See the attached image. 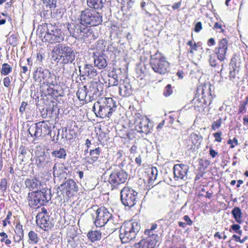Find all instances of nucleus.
Masks as SVG:
<instances>
[{
	"label": "nucleus",
	"mask_w": 248,
	"mask_h": 248,
	"mask_svg": "<svg viewBox=\"0 0 248 248\" xmlns=\"http://www.w3.org/2000/svg\"><path fill=\"white\" fill-rule=\"evenodd\" d=\"M116 102L112 98L102 97L94 104L93 110L98 117H109L116 110Z\"/></svg>",
	"instance_id": "obj_1"
},
{
	"label": "nucleus",
	"mask_w": 248,
	"mask_h": 248,
	"mask_svg": "<svg viewBox=\"0 0 248 248\" xmlns=\"http://www.w3.org/2000/svg\"><path fill=\"white\" fill-rule=\"evenodd\" d=\"M50 199L49 190L44 188L29 192L27 197L29 206L32 208H37Z\"/></svg>",
	"instance_id": "obj_2"
},
{
	"label": "nucleus",
	"mask_w": 248,
	"mask_h": 248,
	"mask_svg": "<svg viewBox=\"0 0 248 248\" xmlns=\"http://www.w3.org/2000/svg\"><path fill=\"white\" fill-rule=\"evenodd\" d=\"M140 229V225L137 221H129L123 224L120 230V238L123 243H127L136 238Z\"/></svg>",
	"instance_id": "obj_3"
},
{
	"label": "nucleus",
	"mask_w": 248,
	"mask_h": 248,
	"mask_svg": "<svg viewBox=\"0 0 248 248\" xmlns=\"http://www.w3.org/2000/svg\"><path fill=\"white\" fill-rule=\"evenodd\" d=\"M52 52L56 53L58 55L54 60L58 59L59 57V59H62V62L64 64L72 63L75 59V52L73 48L65 45H56Z\"/></svg>",
	"instance_id": "obj_4"
},
{
	"label": "nucleus",
	"mask_w": 248,
	"mask_h": 248,
	"mask_svg": "<svg viewBox=\"0 0 248 248\" xmlns=\"http://www.w3.org/2000/svg\"><path fill=\"white\" fill-rule=\"evenodd\" d=\"M80 24L84 25H90L96 26L102 22V16L99 13L86 9L82 11L80 16Z\"/></svg>",
	"instance_id": "obj_5"
},
{
	"label": "nucleus",
	"mask_w": 248,
	"mask_h": 248,
	"mask_svg": "<svg viewBox=\"0 0 248 248\" xmlns=\"http://www.w3.org/2000/svg\"><path fill=\"white\" fill-rule=\"evenodd\" d=\"M150 64L155 72L161 75L166 73L169 67V63L160 53H158L151 56Z\"/></svg>",
	"instance_id": "obj_6"
},
{
	"label": "nucleus",
	"mask_w": 248,
	"mask_h": 248,
	"mask_svg": "<svg viewBox=\"0 0 248 248\" xmlns=\"http://www.w3.org/2000/svg\"><path fill=\"white\" fill-rule=\"evenodd\" d=\"M137 195L138 192L133 189L124 187L121 191V200L122 203L129 208L134 206L138 202Z\"/></svg>",
	"instance_id": "obj_7"
},
{
	"label": "nucleus",
	"mask_w": 248,
	"mask_h": 248,
	"mask_svg": "<svg viewBox=\"0 0 248 248\" xmlns=\"http://www.w3.org/2000/svg\"><path fill=\"white\" fill-rule=\"evenodd\" d=\"M112 216V214L104 207L98 208L92 215L93 219L95 217L94 223L97 227L104 226Z\"/></svg>",
	"instance_id": "obj_8"
},
{
	"label": "nucleus",
	"mask_w": 248,
	"mask_h": 248,
	"mask_svg": "<svg viewBox=\"0 0 248 248\" xmlns=\"http://www.w3.org/2000/svg\"><path fill=\"white\" fill-rule=\"evenodd\" d=\"M127 176L128 174L126 171L120 168L116 169L109 175L108 181L115 187L125 183Z\"/></svg>",
	"instance_id": "obj_9"
},
{
	"label": "nucleus",
	"mask_w": 248,
	"mask_h": 248,
	"mask_svg": "<svg viewBox=\"0 0 248 248\" xmlns=\"http://www.w3.org/2000/svg\"><path fill=\"white\" fill-rule=\"evenodd\" d=\"M35 161L38 168L46 170H48L53 165L50 155L45 152H41L40 155H36Z\"/></svg>",
	"instance_id": "obj_10"
},
{
	"label": "nucleus",
	"mask_w": 248,
	"mask_h": 248,
	"mask_svg": "<svg viewBox=\"0 0 248 248\" xmlns=\"http://www.w3.org/2000/svg\"><path fill=\"white\" fill-rule=\"evenodd\" d=\"M59 189L65 192L68 197H71L78 191V186L74 180L69 179L62 183L59 186Z\"/></svg>",
	"instance_id": "obj_11"
},
{
	"label": "nucleus",
	"mask_w": 248,
	"mask_h": 248,
	"mask_svg": "<svg viewBox=\"0 0 248 248\" xmlns=\"http://www.w3.org/2000/svg\"><path fill=\"white\" fill-rule=\"evenodd\" d=\"M151 125L149 119L147 117L139 118L135 122V129L138 132L147 134L150 132Z\"/></svg>",
	"instance_id": "obj_12"
},
{
	"label": "nucleus",
	"mask_w": 248,
	"mask_h": 248,
	"mask_svg": "<svg viewBox=\"0 0 248 248\" xmlns=\"http://www.w3.org/2000/svg\"><path fill=\"white\" fill-rule=\"evenodd\" d=\"M228 41L226 38L219 40L217 46L215 49V52L217 59L223 61L226 59V55L228 50Z\"/></svg>",
	"instance_id": "obj_13"
},
{
	"label": "nucleus",
	"mask_w": 248,
	"mask_h": 248,
	"mask_svg": "<svg viewBox=\"0 0 248 248\" xmlns=\"http://www.w3.org/2000/svg\"><path fill=\"white\" fill-rule=\"evenodd\" d=\"M50 76L51 73L48 69L37 67L33 73V78L37 82L45 83Z\"/></svg>",
	"instance_id": "obj_14"
},
{
	"label": "nucleus",
	"mask_w": 248,
	"mask_h": 248,
	"mask_svg": "<svg viewBox=\"0 0 248 248\" xmlns=\"http://www.w3.org/2000/svg\"><path fill=\"white\" fill-rule=\"evenodd\" d=\"M99 84L96 82H93L89 84L88 87H87V93L88 98L87 101L90 102L95 100L101 94L102 91H100L99 88Z\"/></svg>",
	"instance_id": "obj_15"
},
{
	"label": "nucleus",
	"mask_w": 248,
	"mask_h": 248,
	"mask_svg": "<svg viewBox=\"0 0 248 248\" xmlns=\"http://www.w3.org/2000/svg\"><path fill=\"white\" fill-rule=\"evenodd\" d=\"M92 64H85L83 67L79 66L81 77L86 76L89 78H94L97 75V71Z\"/></svg>",
	"instance_id": "obj_16"
},
{
	"label": "nucleus",
	"mask_w": 248,
	"mask_h": 248,
	"mask_svg": "<svg viewBox=\"0 0 248 248\" xmlns=\"http://www.w3.org/2000/svg\"><path fill=\"white\" fill-rule=\"evenodd\" d=\"M36 218L37 225L44 231H48L53 226L49 216L45 217L41 214H37Z\"/></svg>",
	"instance_id": "obj_17"
},
{
	"label": "nucleus",
	"mask_w": 248,
	"mask_h": 248,
	"mask_svg": "<svg viewBox=\"0 0 248 248\" xmlns=\"http://www.w3.org/2000/svg\"><path fill=\"white\" fill-rule=\"evenodd\" d=\"M174 177L177 179H186L187 178V172L188 168L184 164H176L173 167Z\"/></svg>",
	"instance_id": "obj_18"
},
{
	"label": "nucleus",
	"mask_w": 248,
	"mask_h": 248,
	"mask_svg": "<svg viewBox=\"0 0 248 248\" xmlns=\"http://www.w3.org/2000/svg\"><path fill=\"white\" fill-rule=\"evenodd\" d=\"M34 124L36 129V138H39L42 135H48L51 132L47 124L45 121L39 122Z\"/></svg>",
	"instance_id": "obj_19"
},
{
	"label": "nucleus",
	"mask_w": 248,
	"mask_h": 248,
	"mask_svg": "<svg viewBox=\"0 0 248 248\" xmlns=\"http://www.w3.org/2000/svg\"><path fill=\"white\" fill-rule=\"evenodd\" d=\"M69 166L68 164L61 163H55L53 167V174L54 177H60L62 175L64 176L69 172Z\"/></svg>",
	"instance_id": "obj_20"
},
{
	"label": "nucleus",
	"mask_w": 248,
	"mask_h": 248,
	"mask_svg": "<svg viewBox=\"0 0 248 248\" xmlns=\"http://www.w3.org/2000/svg\"><path fill=\"white\" fill-rule=\"evenodd\" d=\"M93 57L95 66L100 69L105 68L107 66L108 62L106 59V57L103 54H101L98 52H95L93 53Z\"/></svg>",
	"instance_id": "obj_21"
},
{
	"label": "nucleus",
	"mask_w": 248,
	"mask_h": 248,
	"mask_svg": "<svg viewBox=\"0 0 248 248\" xmlns=\"http://www.w3.org/2000/svg\"><path fill=\"white\" fill-rule=\"evenodd\" d=\"M132 93V87L129 79H126L124 80L122 83H120L119 93L122 96H129Z\"/></svg>",
	"instance_id": "obj_22"
},
{
	"label": "nucleus",
	"mask_w": 248,
	"mask_h": 248,
	"mask_svg": "<svg viewBox=\"0 0 248 248\" xmlns=\"http://www.w3.org/2000/svg\"><path fill=\"white\" fill-rule=\"evenodd\" d=\"M64 37L60 30H56L52 34H48L46 37L44 42H47L50 44L60 43L62 41Z\"/></svg>",
	"instance_id": "obj_23"
},
{
	"label": "nucleus",
	"mask_w": 248,
	"mask_h": 248,
	"mask_svg": "<svg viewBox=\"0 0 248 248\" xmlns=\"http://www.w3.org/2000/svg\"><path fill=\"white\" fill-rule=\"evenodd\" d=\"M25 186L30 191H37L42 190V185L40 181L36 178L27 179L25 182Z\"/></svg>",
	"instance_id": "obj_24"
},
{
	"label": "nucleus",
	"mask_w": 248,
	"mask_h": 248,
	"mask_svg": "<svg viewBox=\"0 0 248 248\" xmlns=\"http://www.w3.org/2000/svg\"><path fill=\"white\" fill-rule=\"evenodd\" d=\"M83 25L80 24H76L70 25L68 28V31L70 33L71 36L75 37L76 39H80L81 37V31L83 28Z\"/></svg>",
	"instance_id": "obj_25"
},
{
	"label": "nucleus",
	"mask_w": 248,
	"mask_h": 248,
	"mask_svg": "<svg viewBox=\"0 0 248 248\" xmlns=\"http://www.w3.org/2000/svg\"><path fill=\"white\" fill-rule=\"evenodd\" d=\"M159 237L158 235H152V236H146L141 240L144 241V248H155L158 241Z\"/></svg>",
	"instance_id": "obj_26"
},
{
	"label": "nucleus",
	"mask_w": 248,
	"mask_h": 248,
	"mask_svg": "<svg viewBox=\"0 0 248 248\" xmlns=\"http://www.w3.org/2000/svg\"><path fill=\"white\" fill-rule=\"evenodd\" d=\"M51 155L55 160L57 159H65L67 155L65 150L61 147L53 149L51 153Z\"/></svg>",
	"instance_id": "obj_27"
},
{
	"label": "nucleus",
	"mask_w": 248,
	"mask_h": 248,
	"mask_svg": "<svg viewBox=\"0 0 248 248\" xmlns=\"http://www.w3.org/2000/svg\"><path fill=\"white\" fill-rule=\"evenodd\" d=\"M81 37L80 39L84 40H87V39H89L88 40H91L94 39L95 36L94 35L93 29L83 26V28L81 31Z\"/></svg>",
	"instance_id": "obj_28"
},
{
	"label": "nucleus",
	"mask_w": 248,
	"mask_h": 248,
	"mask_svg": "<svg viewBox=\"0 0 248 248\" xmlns=\"http://www.w3.org/2000/svg\"><path fill=\"white\" fill-rule=\"evenodd\" d=\"M108 76L109 78L108 79V85L109 86H114L118 85L122 81V79L119 78V76L114 70L110 72Z\"/></svg>",
	"instance_id": "obj_29"
},
{
	"label": "nucleus",
	"mask_w": 248,
	"mask_h": 248,
	"mask_svg": "<svg viewBox=\"0 0 248 248\" xmlns=\"http://www.w3.org/2000/svg\"><path fill=\"white\" fill-rule=\"evenodd\" d=\"M106 0H87V2L89 7L94 9H101Z\"/></svg>",
	"instance_id": "obj_30"
},
{
	"label": "nucleus",
	"mask_w": 248,
	"mask_h": 248,
	"mask_svg": "<svg viewBox=\"0 0 248 248\" xmlns=\"http://www.w3.org/2000/svg\"><path fill=\"white\" fill-rule=\"evenodd\" d=\"M105 225L109 230V233H112L121 226L119 223L114 220L113 217L109 219Z\"/></svg>",
	"instance_id": "obj_31"
},
{
	"label": "nucleus",
	"mask_w": 248,
	"mask_h": 248,
	"mask_svg": "<svg viewBox=\"0 0 248 248\" xmlns=\"http://www.w3.org/2000/svg\"><path fill=\"white\" fill-rule=\"evenodd\" d=\"M77 96L79 100L83 101L85 100L86 102H88L87 100L88 98L87 86H84L82 87H80L77 92Z\"/></svg>",
	"instance_id": "obj_32"
},
{
	"label": "nucleus",
	"mask_w": 248,
	"mask_h": 248,
	"mask_svg": "<svg viewBox=\"0 0 248 248\" xmlns=\"http://www.w3.org/2000/svg\"><path fill=\"white\" fill-rule=\"evenodd\" d=\"M231 214L237 223L241 224L242 222V213L238 207H234L231 212Z\"/></svg>",
	"instance_id": "obj_33"
},
{
	"label": "nucleus",
	"mask_w": 248,
	"mask_h": 248,
	"mask_svg": "<svg viewBox=\"0 0 248 248\" xmlns=\"http://www.w3.org/2000/svg\"><path fill=\"white\" fill-rule=\"evenodd\" d=\"M101 232L99 231H92L89 232L87 236L92 242H94L100 240L101 238Z\"/></svg>",
	"instance_id": "obj_34"
},
{
	"label": "nucleus",
	"mask_w": 248,
	"mask_h": 248,
	"mask_svg": "<svg viewBox=\"0 0 248 248\" xmlns=\"http://www.w3.org/2000/svg\"><path fill=\"white\" fill-rule=\"evenodd\" d=\"M28 236L30 244H36L40 240L38 234L33 231L29 232Z\"/></svg>",
	"instance_id": "obj_35"
},
{
	"label": "nucleus",
	"mask_w": 248,
	"mask_h": 248,
	"mask_svg": "<svg viewBox=\"0 0 248 248\" xmlns=\"http://www.w3.org/2000/svg\"><path fill=\"white\" fill-rule=\"evenodd\" d=\"M47 24H44L42 25H40L37 30V33L39 35V37L42 38L43 41L44 42V36L45 33L47 31Z\"/></svg>",
	"instance_id": "obj_36"
},
{
	"label": "nucleus",
	"mask_w": 248,
	"mask_h": 248,
	"mask_svg": "<svg viewBox=\"0 0 248 248\" xmlns=\"http://www.w3.org/2000/svg\"><path fill=\"white\" fill-rule=\"evenodd\" d=\"M100 153V149L98 147L94 149L90 150V155L91 156V160L92 162H90V163H93L98 158V156Z\"/></svg>",
	"instance_id": "obj_37"
},
{
	"label": "nucleus",
	"mask_w": 248,
	"mask_h": 248,
	"mask_svg": "<svg viewBox=\"0 0 248 248\" xmlns=\"http://www.w3.org/2000/svg\"><path fill=\"white\" fill-rule=\"evenodd\" d=\"M12 70V66L7 63H4L2 64V67L0 70V73L2 75L6 76L11 73Z\"/></svg>",
	"instance_id": "obj_38"
},
{
	"label": "nucleus",
	"mask_w": 248,
	"mask_h": 248,
	"mask_svg": "<svg viewBox=\"0 0 248 248\" xmlns=\"http://www.w3.org/2000/svg\"><path fill=\"white\" fill-rule=\"evenodd\" d=\"M56 30H58L57 27L52 25L51 24H47V31L45 33L44 40L46 39V37L47 35L52 34Z\"/></svg>",
	"instance_id": "obj_39"
},
{
	"label": "nucleus",
	"mask_w": 248,
	"mask_h": 248,
	"mask_svg": "<svg viewBox=\"0 0 248 248\" xmlns=\"http://www.w3.org/2000/svg\"><path fill=\"white\" fill-rule=\"evenodd\" d=\"M157 224H153L152 225L150 229H146L144 231V234L145 235H147V236H152V235H158L156 233H155L153 232V231L156 229L157 228Z\"/></svg>",
	"instance_id": "obj_40"
},
{
	"label": "nucleus",
	"mask_w": 248,
	"mask_h": 248,
	"mask_svg": "<svg viewBox=\"0 0 248 248\" xmlns=\"http://www.w3.org/2000/svg\"><path fill=\"white\" fill-rule=\"evenodd\" d=\"M221 124L222 119L220 117L217 120L213 121L211 125L212 130H216L219 128L221 126Z\"/></svg>",
	"instance_id": "obj_41"
},
{
	"label": "nucleus",
	"mask_w": 248,
	"mask_h": 248,
	"mask_svg": "<svg viewBox=\"0 0 248 248\" xmlns=\"http://www.w3.org/2000/svg\"><path fill=\"white\" fill-rule=\"evenodd\" d=\"M191 138L192 140V142L195 144L198 141H201L202 139L201 135L196 133H192L191 134Z\"/></svg>",
	"instance_id": "obj_42"
},
{
	"label": "nucleus",
	"mask_w": 248,
	"mask_h": 248,
	"mask_svg": "<svg viewBox=\"0 0 248 248\" xmlns=\"http://www.w3.org/2000/svg\"><path fill=\"white\" fill-rule=\"evenodd\" d=\"M19 150L20 151V154L22 155L21 158V162H24L26 160L25 155L28 154V151L24 146H21L20 147Z\"/></svg>",
	"instance_id": "obj_43"
},
{
	"label": "nucleus",
	"mask_w": 248,
	"mask_h": 248,
	"mask_svg": "<svg viewBox=\"0 0 248 248\" xmlns=\"http://www.w3.org/2000/svg\"><path fill=\"white\" fill-rule=\"evenodd\" d=\"M172 93V90L171 89V86L170 84H168L165 87L163 94L164 96L167 97L170 95Z\"/></svg>",
	"instance_id": "obj_44"
},
{
	"label": "nucleus",
	"mask_w": 248,
	"mask_h": 248,
	"mask_svg": "<svg viewBox=\"0 0 248 248\" xmlns=\"http://www.w3.org/2000/svg\"><path fill=\"white\" fill-rule=\"evenodd\" d=\"M43 2L48 5L50 8L54 9L56 7V0H43Z\"/></svg>",
	"instance_id": "obj_45"
},
{
	"label": "nucleus",
	"mask_w": 248,
	"mask_h": 248,
	"mask_svg": "<svg viewBox=\"0 0 248 248\" xmlns=\"http://www.w3.org/2000/svg\"><path fill=\"white\" fill-rule=\"evenodd\" d=\"M15 233L16 234L21 235L24 234L23 230L22 229V225L20 223H17L15 228Z\"/></svg>",
	"instance_id": "obj_46"
},
{
	"label": "nucleus",
	"mask_w": 248,
	"mask_h": 248,
	"mask_svg": "<svg viewBox=\"0 0 248 248\" xmlns=\"http://www.w3.org/2000/svg\"><path fill=\"white\" fill-rule=\"evenodd\" d=\"M28 132L31 135V137L36 138V129H35L34 124H33L28 128Z\"/></svg>",
	"instance_id": "obj_47"
},
{
	"label": "nucleus",
	"mask_w": 248,
	"mask_h": 248,
	"mask_svg": "<svg viewBox=\"0 0 248 248\" xmlns=\"http://www.w3.org/2000/svg\"><path fill=\"white\" fill-rule=\"evenodd\" d=\"M150 179L152 180H155L157 176V170L156 168L152 167L151 168Z\"/></svg>",
	"instance_id": "obj_48"
},
{
	"label": "nucleus",
	"mask_w": 248,
	"mask_h": 248,
	"mask_svg": "<svg viewBox=\"0 0 248 248\" xmlns=\"http://www.w3.org/2000/svg\"><path fill=\"white\" fill-rule=\"evenodd\" d=\"M12 79V77H6L3 78V85L6 87H9L10 85V83L11 82V80Z\"/></svg>",
	"instance_id": "obj_49"
},
{
	"label": "nucleus",
	"mask_w": 248,
	"mask_h": 248,
	"mask_svg": "<svg viewBox=\"0 0 248 248\" xmlns=\"http://www.w3.org/2000/svg\"><path fill=\"white\" fill-rule=\"evenodd\" d=\"M12 215V212L11 211H9L8 214L6 216V217L5 219H4L3 222V226L5 227L7 225V223L10 224V218H11Z\"/></svg>",
	"instance_id": "obj_50"
},
{
	"label": "nucleus",
	"mask_w": 248,
	"mask_h": 248,
	"mask_svg": "<svg viewBox=\"0 0 248 248\" xmlns=\"http://www.w3.org/2000/svg\"><path fill=\"white\" fill-rule=\"evenodd\" d=\"M7 188V181L5 179H3L1 180L0 184V189L2 191L6 190Z\"/></svg>",
	"instance_id": "obj_51"
},
{
	"label": "nucleus",
	"mask_w": 248,
	"mask_h": 248,
	"mask_svg": "<svg viewBox=\"0 0 248 248\" xmlns=\"http://www.w3.org/2000/svg\"><path fill=\"white\" fill-rule=\"evenodd\" d=\"M227 143L231 145V148H233L235 145L238 144V141L236 138H234L233 140L229 139L227 141Z\"/></svg>",
	"instance_id": "obj_52"
},
{
	"label": "nucleus",
	"mask_w": 248,
	"mask_h": 248,
	"mask_svg": "<svg viewBox=\"0 0 248 248\" xmlns=\"http://www.w3.org/2000/svg\"><path fill=\"white\" fill-rule=\"evenodd\" d=\"M210 64L212 67L217 66V61L215 57L210 56L209 60Z\"/></svg>",
	"instance_id": "obj_53"
},
{
	"label": "nucleus",
	"mask_w": 248,
	"mask_h": 248,
	"mask_svg": "<svg viewBox=\"0 0 248 248\" xmlns=\"http://www.w3.org/2000/svg\"><path fill=\"white\" fill-rule=\"evenodd\" d=\"M213 29L220 32H223L224 31V30L222 29L221 25L217 22H216L214 25Z\"/></svg>",
	"instance_id": "obj_54"
},
{
	"label": "nucleus",
	"mask_w": 248,
	"mask_h": 248,
	"mask_svg": "<svg viewBox=\"0 0 248 248\" xmlns=\"http://www.w3.org/2000/svg\"><path fill=\"white\" fill-rule=\"evenodd\" d=\"M221 135H222V132L220 131L217 132V133L213 134V136L216 139V140H215L216 141L219 142L221 141V140H222V139L221 138Z\"/></svg>",
	"instance_id": "obj_55"
},
{
	"label": "nucleus",
	"mask_w": 248,
	"mask_h": 248,
	"mask_svg": "<svg viewBox=\"0 0 248 248\" xmlns=\"http://www.w3.org/2000/svg\"><path fill=\"white\" fill-rule=\"evenodd\" d=\"M202 24L201 22H197L194 27V31L196 32H199L202 29Z\"/></svg>",
	"instance_id": "obj_56"
},
{
	"label": "nucleus",
	"mask_w": 248,
	"mask_h": 248,
	"mask_svg": "<svg viewBox=\"0 0 248 248\" xmlns=\"http://www.w3.org/2000/svg\"><path fill=\"white\" fill-rule=\"evenodd\" d=\"M133 248H144V241L140 240L139 242L135 243L133 245Z\"/></svg>",
	"instance_id": "obj_57"
},
{
	"label": "nucleus",
	"mask_w": 248,
	"mask_h": 248,
	"mask_svg": "<svg viewBox=\"0 0 248 248\" xmlns=\"http://www.w3.org/2000/svg\"><path fill=\"white\" fill-rule=\"evenodd\" d=\"M187 45L190 47V48L194 50H197V46L195 43H193L192 40H190L187 43Z\"/></svg>",
	"instance_id": "obj_58"
},
{
	"label": "nucleus",
	"mask_w": 248,
	"mask_h": 248,
	"mask_svg": "<svg viewBox=\"0 0 248 248\" xmlns=\"http://www.w3.org/2000/svg\"><path fill=\"white\" fill-rule=\"evenodd\" d=\"M238 70L235 69H234L232 71H231L230 72L229 77L231 79H234L236 75V74L238 73Z\"/></svg>",
	"instance_id": "obj_59"
},
{
	"label": "nucleus",
	"mask_w": 248,
	"mask_h": 248,
	"mask_svg": "<svg viewBox=\"0 0 248 248\" xmlns=\"http://www.w3.org/2000/svg\"><path fill=\"white\" fill-rule=\"evenodd\" d=\"M183 219L186 222V224L188 225H191L193 223V221L188 216L186 215L184 217Z\"/></svg>",
	"instance_id": "obj_60"
},
{
	"label": "nucleus",
	"mask_w": 248,
	"mask_h": 248,
	"mask_svg": "<svg viewBox=\"0 0 248 248\" xmlns=\"http://www.w3.org/2000/svg\"><path fill=\"white\" fill-rule=\"evenodd\" d=\"M27 103H26L25 102H22L21 106L19 108V111L22 114H23V112L25 111V108H26V107L27 106Z\"/></svg>",
	"instance_id": "obj_61"
},
{
	"label": "nucleus",
	"mask_w": 248,
	"mask_h": 248,
	"mask_svg": "<svg viewBox=\"0 0 248 248\" xmlns=\"http://www.w3.org/2000/svg\"><path fill=\"white\" fill-rule=\"evenodd\" d=\"M38 214H41L42 216H49L47 210L44 207L41 209V212H39Z\"/></svg>",
	"instance_id": "obj_62"
},
{
	"label": "nucleus",
	"mask_w": 248,
	"mask_h": 248,
	"mask_svg": "<svg viewBox=\"0 0 248 248\" xmlns=\"http://www.w3.org/2000/svg\"><path fill=\"white\" fill-rule=\"evenodd\" d=\"M24 237V234H21V235L18 234H16V236L14 237V241L16 242H19L21 241Z\"/></svg>",
	"instance_id": "obj_63"
},
{
	"label": "nucleus",
	"mask_w": 248,
	"mask_h": 248,
	"mask_svg": "<svg viewBox=\"0 0 248 248\" xmlns=\"http://www.w3.org/2000/svg\"><path fill=\"white\" fill-rule=\"evenodd\" d=\"M240 228V226L239 224H233L231 226V229L236 232Z\"/></svg>",
	"instance_id": "obj_64"
}]
</instances>
